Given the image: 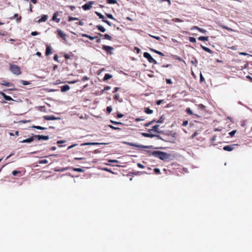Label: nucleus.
I'll return each mask as SVG.
<instances>
[{"instance_id":"nucleus-1","label":"nucleus","mask_w":252,"mask_h":252,"mask_svg":"<svg viewBox=\"0 0 252 252\" xmlns=\"http://www.w3.org/2000/svg\"><path fill=\"white\" fill-rule=\"evenodd\" d=\"M159 125L158 124L153 126L151 129H148L149 133L143 132V136L147 137H153L155 136L154 133H159Z\"/></svg>"},{"instance_id":"nucleus-2","label":"nucleus","mask_w":252,"mask_h":252,"mask_svg":"<svg viewBox=\"0 0 252 252\" xmlns=\"http://www.w3.org/2000/svg\"><path fill=\"white\" fill-rule=\"evenodd\" d=\"M152 154L153 156L162 160L167 159L168 158L167 153L161 151H157L156 152H153Z\"/></svg>"},{"instance_id":"nucleus-3","label":"nucleus","mask_w":252,"mask_h":252,"mask_svg":"<svg viewBox=\"0 0 252 252\" xmlns=\"http://www.w3.org/2000/svg\"><path fill=\"white\" fill-rule=\"evenodd\" d=\"M9 70L11 72L16 75H19L21 74V68L17 65L10 63Z\"/></svg>"},{"instance_id":"nucleus-4","label":"nucleus","mask_w":252,"mask_h":252,"mask_svg":"<svg viewBox=\"0 0 252 252\" xmlns=\"http://www.w3.org/2000/svg\"><path fill=\"white\" fill-rule=\"evenodd\" d=\"M143 56L147 59L149 63L155 64H157V61L151 56V55L148 52H144Z\"/></svg>"},{"instance_id":"nucleus-5","label":"nucleus","mask_w":252,"mask_h":252,"mask_svg":"<svg viewBox=\"0 0 252 252\" xmlns=\"http://www.w3.org/2000/svg\"><path fill=\"white\" fill-rule=\"evenodd\" d=\"M94 1H90L89 2L85 3L84 5H83L82 6V8L84 10H90V9L92 8V5L94 4Z\"/></svg>"},{"instance_id":"nucleus-6","label":"nucleus","mask_w":252,"mask_h":252,"mask_svg":"<svg viewBox=\"0 0 252 252\" xmlns=\"http://www.w3.org/2000/svg\"><path fill=\"white\" fill-rule=\"evenodd\" d=\"M102 49L109 53L110 55L113 54V50L114 48L112 47L107 46V45H103L102 47Z\"/></svg>"},{"instance_id":"nucleus-7","label":"nucleus","mask_w":252,"mask_h":252,"mask_svg":"<svg viewBox=\"0 0 252 252\" xmlns=\"http://www.w3.org/2000/svg\"><path fill=\"white\" fill-rule=\"evenodd\" d=\"M34 138H36L38 140H48L49 137V136H45V135H33Z\"/></svg>"},{"instance_id":"nucleus-8","label":"nucleus","mask_w":252,"mask_h":252,"mask_svg":"<svg viewBox=\"0 0 252 252\" xmlns=\"http://www.w3.org/2000/svg\"><path fill=\"white\" fill-rule=\"evenodd\" d=\"M237 145V144H232L230 145H227V146L223 147V150L226 151H231L234 149V147Z\"/></svg>"},{"instance_id":"nucleus-9","label":"nucleus","mask_w":252,"mask_h":252,"mask_svg":"<svg viewBox=\"0 0 252 252\" xmlns=\"http://www.w3.org/2000/svg\"><path fill=\"white\" fill-rule=\"evenodd\" d=\"M157 151L154 150H143V154L146 155V156H153L152 153L153 152H156Z\"/></svg>"},{"instance_id":"nucleus-10","label":"nucleus","mask_w":252,"mask_h":252,"mask_svg":"<svg viewBox=\"0 0 252 252\" xmlns=\"http://www.w3.org/2000/svg\"><path fill=\"white\" fill-rule=\"evenodd\" d=\"M101 144H106V143H98V142H88L84 143L81 144V146H86V145H97Z\"/></svg>"},{"instance_id":"nucleus-11","label":"nucleus","mask_w":252,"mask_h":252,"mask_svg":"<svg viewBox=\"0 0 252 252\" xmlns=\"http://www.w3.org/2000/svg\"><path fill=\"white\" fill-rule=\"evenodd\" d=\"M57 32L58 35L60 37L62 38L63 39H65L66 36V34L65 33H64L62 30L60 29H58Z\"/></svg>"},{"instance_id":"nucleus-12","label":"nucleus","mask_w":252,"mask_h":252,"mask_svg":"<svg viewBox=\"0 0 252 252\" xmlns=\"http://www.w3.org/2000/svg\"><path fill=\"white\" fill-rule=\"evenodd\" d=\"M59 13L58 11L55 12L54 13L52 17V20L56 22L57 23H59L60 22V19L57 18V16L59 15Z\"/></svg>"},{"instance_id":"nucleus-13","label":"nucleus","mask_w":252,"mask_h":252,"mask_svg":"<svg viewBox=\"0 0 252 252\" xmlns=\"http://www.w3.org/2000/svg\"><path fill=\"white\" fill-rule=\"evenodd\" d=\"M0 94L3 96L4 99L7 101L13 100V99L9 96L7 95L5 93L0 92Z\"/></svg>"},{"instance_id":"nucleus-14","label":"nucleus","mask_w":252,"mask_h":252,"mask_svg":"<svg viewBox=\"0 0 252 252\" xmlns=\"http://www.w3.org/2000/svg\"><path fill=\"white\" fill-rule=\"evenodd\" d=\"M0 84L1 85H3V86H6V87H10V86L14 87V85L13 83H10V82L6 81L5 80L2 81L0 83Z\"/></svg>"},{"instance_id":"nucleus-15","label":"nucleus","mask_w":252,"mask_h":252,"mask_svg":"<svg viewBox=\"0 0 252 252\" xmlns=\"http://www.w3.org/2000/svg\"><path fill=\"white\" fill-rule=\"evenodd\" d=\"M98 35L100 36H103L104 39H107L108 40H112V37L108 34H102L100 33H98Z\"/></svg>"},{"instance_id":"nucleus-16","label":"nucleus","mask_w":252,"mask_h":252,"mask_svg":"<svg viewBox=\"0 0 252 252\" xmlns=\"http://www.w3.org/2000/svg\"><path fill=\"white\" fill-rule=\"evenodd\" d=\"M34 140V137L33 135L31 137H29L27 139H24L21 141H20L21 143H31Z\"/></svg>"},{"instance_id":"nucleus-17","label":"nucleus","mask_w":252,"mask_h":252,"mask_svg":"<svg viewBox=\"0 0 252 252\" xmlns=\"http://www.w3.org/2000/svg\"><path fill=\"white\" fill-rule=\"evenodd\" d=\"M43 118L46 120H55L58 119L54 116H44Z\"/></svg>"},{"instance_id":"nucleus-18","label":"nucleus","mask_w":252,"mask_h":252,"mask_svg":"<svg viewBox=\"0 0 252 252\" xmlns=\"http://www.w3.org/2000/svg\"><path fill=\"white\" fill-rule=\"evenodd\" d=\"M48 19V16L43 15L40 19L38 20V23L45 22Z\"/></svg>"},{"instance_id":"nucleus-19","label":"nucleus","mask_w":252,"mask_h":252,"mask_svg":"<svg viewBox=\"0 0 252 252\" xmlns=\"http://www.w3.org/2000/svg\"><path fill=\"white\" fill-rule=\"evenodd\" d=\"M69 89H70V87L67 85H64V86L61 87V91L62 92H65L69 90Z\"/></svg>"},{"instance_id":"nucleus-20","label":"nucleus","mask_w":252,"mask_h":252,"mask_svg":"<svg viewBox=\"0 0 252 252\" xmlns=\"http://www.w3.org/2000/svg\"><path fill=\"white\" fill-rule=\"evenodd\" d=\"M82 36L83 37H87V38H88L89 39H90L91 40H94V39L97 38V36H91L90 35H88V34H83Z\"/></svg>"},{"instance_id":"nucleus-21","label":"nucleus","mask_w":252,"mask_h":252,"mask_svg":"<svg viewBox=\"0 0 252 252\" xmlns=\"http://www.w3.org/2000/svg\"><path fill=\"white\" fill-rule=\"evenodd\" d=\"M51 52H52L51 48L48 45H47L46 52H45L46 55L48 56L49 55H50L51 53Z\"/></svg>"},{"instance_id":"nucleus-22","label":"nucleus","mask_w":252,"mask_h":252,"mask_svg":"<svg viewBox=\"0 0 252 252\" xmlns=\"http://www.w3.org/2000/svg\"><path fill=\"white\" fill-rule=\"evenodd\" d=\"M96 28L100 32H105V29L102 26L98 25L96 26Z\"/></svg>"},{"instance_id":"nucleus-23","label":"nucleus","mask_w":252,"mask_h":252,"mask_svg":"<svg viewBox=\"0 0 252 252\" xmlns=\"http://www.w3.org/2000/svg\"><path fill=\"white\" fill-rule=\"evenodd\" d=\"M165 120V117L164 115H162L160 118L156 122L158 124H161L164 122Z\"/></svg>"},{"instance_id":"nucleus-24","label":"nucleus","mask_w":252,"mask_h":252,"mask_svg":"<svg viewBox=\"0 0 252 252\" xmlns=\"http://www.w3.org/2000/svg\"><path fill=\"white\" fill-rule=\"evenodd\" d=\"M144 112L147 114H151L153 112V111L148 107H145L144 108Z\"/></svg>"},{"instance_id":"nucleus-25","label":"nucleus","mask_w":252,"mask_h":252,"mask_svg":"<svg viewBox=\"0 0 252 252\" xmlns=\"http://www.w3.org/2000/svg\"><path fill=\"white\" fill-rule=\"evenodd\" d=\"M172 58L176 60H178L180 62H184V60L179 56H178L177 55H172Z\"/></svg>"},{"instance_id":"nucleus-26","label":"nucleus","mask_w":252,"mask_h":252,"mask_svg":"<svg viewBox=\"0 0 252 252\" xmlns=\"http://www.w3.org/2000/svg\"><path fill=\"white\" fill-rule=\"evenodd\" d=\"M112 77V76L111 74H109V73H106V74H105V75H104V78H103V80H104V81H105V80H108V79H110V78H111Z\"/></svg>"},{"instance_id":"nucleus-27","label":"nucleus","mask_w":252,"mask_h":252,"mask_svg":"<svg viewBox=\"0 0 252 252\" xmlns=\"http://www.w3.org/2000/svg\"><path fill=\"white\" fill-rule=\"evenodd\" d=\"M201 48H202V49L204 51H205L209 53H210V54L212 53V51L211 49H210L209 48L206 47L205 46H203L202 45H201Z\"/></svg>"},{"instance_id":"nucleus-28","label":"nucleus","mask_w":252,"mask_h":252,"mask_svg":"<svg viewBox=\"0 0 252 252\" xmlns=\"http://www.w3.org/2000/svg\"><path fill=\"white\" fill-rule=\"evenodd\" d=\"M198 39L200 41H208V36H200L198 38Z\"/></svg>"},{"instance_id":"nucleus-29","label":"nucleus","mask_w":252,"mask_h":252,"mask_svg":"<svg viewBox=\"0 0 252 252\" xmlns=\"http://www.w3.org/2000/svg\"><path fill=\"white\" fill-rule=\"evenodd\" d=\"M106 16L108 18H110L111 19H112V20H113L114 21H115L116 22H118L116 18H115L112 14H106Z\"/></svg>"},{"instance_id":"nucleus-30","label":"nucleus","mask_w":252,"mask_h":252,"mask_svg":"<svg viewBox=\"0 0 252 252\" xmlns=\"http://www.w3.org/2000/svg\"><path fill=\"white\" fill-rule=\"evenodd\" d=\"M13 18H11V19H13L14 18H17V22H20L21 21V16H19V15H18V14H15Z\"/></svg>"},{"instance_id":"nucleus-31","label":"nucleus","mask_w":252,"mask_h":252,"mask_svg":"<svg viewBox=\"0 0 252 252\" xmlns=\"http://www.w3.org/2000/svg\"><path fill=\"white\" fill-rule=\"evenodd\" d=\"M95 13L96 14V15L97 16H98V17H99V18L100 19H102V20H104V16L102 14H101L100 13L98 12H97V11L95 12Z\"/></svg>"},{"instance_id":"nucleus-32","label":"nucleus","mask_w":252,"mask_h":252,"mask_svg":"<svg viewBox=\"0 0 252 252\" xmlns=\"http://www.w3.org/2000/svg\"><path fill=\"white\" fill-rule=\"evenodd\" d=\"M32 127L35 128L37 129H39V130H44V129H47V128H46V127L40 126H33Z\"/></svg>"},{"instance_id":"nucleus-33","label":"nucleus","mask_w":252,"mask_h":252,"mask_svg":"<svg viewBox=\"0 0 252 252\" xmlns=\"http://www.w3.org/2000/svg\"><path fill=\"white\" fill-rule=\"evenodd\" d=\"M48 162V160L47 159H42V160H40L39 161H38V163L39 164H46Z\"/></svg>"},{"instance_id":"nucleus-34","label":"nucleus","mask_w":252,"mask_h":252,"mask_svg":"<svg viewBox=\"0 0 252 252\" xmlns=\"http://www.w3.org/2000/svg\"><path fill=\"white\" fill-rule=\"evenodd\" d=\"M106 1L109 4H115L117 3L116 0H106Z\"/></svg>"},{"instance_id":"nucleus-35","label":"nucleus","mask_w":252,"mask_h":252,"mask_svg":"<svg viewBox=\"0 0 252 252\" xmlns=\"http://www.w3.org/2000/svg\"><path fill=\"white\" fill-rule=\"evenodd\" d=\"M152 51H154L155 53L161 56H164V54L162 52H161L160 51H158L156 50H154V49H152Z\"/></svg>"},{"instance_id":"nucleus-36","label":"nucleus","mask_w":252,"mask_h":252,"mask_svg":"<svg viewBox=\"0 0 252 252\" xmlns=\"http://www.w3.org/2000/svg\"><path fill=\"white\" fill-rule=\"evenodd\" d=\"M79 20V19L78 18H75V17H73L71 16H69L68 17V21L69 22L74 21V20Z\"/></svg>"},{"instance_id":"nucleus-37","label":"nucleus","mask_w":252,"mask_h":252,"mask_svg":"<svg viewBox=\"0 0 252 252\" xmlns=\"http://www.w3.org/2000/svg\"><path fill=\"white\" fill-rule=\"evenodd\" d=\"M71 57H73V55H72L70 56V55H68L67 54H65L64 55V57L66 60L70 59L71 58Z\"/></svg>"},{"instance_id":"nucleus-38","label":"nucleus","mask_w":252,"mask_h":252,"mask_svg":"<svg viewBox=\"0 0 252 252\" xmlns=\"http://www.w3.org/2000/svg\"><path fill=\"white\" fill-rule=\"evenodd\" d=\"M21 172L20 171H16V170H14L12 172L13 176H16L18 174H21Z\"/></svg>"},{"instance_id":"nucleus-39","label":"nucleus","mask_w":252,"mask_h":252,"mask_svg":"<svg viewBox=\"0 0 252 252\" xmlns=\"http://www.w3.org/2000/svg\"><path fill=\"white\" fill-rule=\"evenodd\" d=\"M189 41L192 43H195L196 42V39L195 38L193 37H189Z\"/></svg>"},{"instance_id":"nucleus-40","label":"nucleus","mask_w":252,"mask_h":252,"mask_svg":"<svg viewBox=\"0 0 252 252\" xmlns=\"http://www.w3.org/2000/svg\"><path fill=\"white\" fill-rule=\"evenodd\" d=\"M73 170L74 171H77V172H80L83 171V170L80 168H73Z\"/></svg>"},{"instance_id":"nucleus-41","label":"nucleus","mask_w":252,"mask_h":252,"mask_svg":"<svg viewBox=\"0 0 252 252\" xmlns=\"http://www.w3.org/2000/svg\"><path fill=\"white\" fill-rule=\"evenodd\" d=\"M186 112H187V113L188 114H189V115H192L193 114V113H192L191 110L189 108H188L186 109Z\"/></svg>"},{"instance_id":"nucleus-42","label":"nucleus","mask_w":252,"mask_h":252,"mask_svg":"<svg viewBox=\"0 0 252 252\" xmlns=\"http://www.w3.org/2000/svg\"><path fill=\"white\" fill-rule=\"evenodd\" d=\"M120 95L119 94H116L114 96V99L116 100H119L120 102H121V100H119Z\"/></svg>"},{"instance_id":"nucleus-43","label":"nucleus","mask_w":252,"mask_h":252,"mask_svg":"<svg viewBox=\"0 0 252 252\" xmlns=\"http://www.w3.org/2000/svg\"><path fill=\"white\" fill-rule=\"evenodd\" d=\"M21 83L24 85H28L30 84L28 81L24 80L21 81Z\"/></svg>"},{"instance_id":"nucleus-44","label":"nucleus","mask_w":252,"mask_h":252,"mask_svg":"<svg viewBox=\"0 0 252 252\" xmlns=\"http://www.w3.org/2000/svg\"><path fill=\"white\" fill-rule=\"evenodd\" d=\"M102 21L103 22L106 23L109 26H112V23L111 22H110L109 21H108V20H103Z\"/></svg>"},{"instance_id":"nucleus-45","label":"nucleus","mask_w":252,"mask_h":252,"mask_svg":"<svg viewBox=\"0 0 252 252\" xmlns=\"http://www.w3.org/2000/svg\"><path fill=\"white\" fill-rule=\"evenodd\" d=\"M200 81L201 83L205 81V79L201 73L200 75Z\"/></svg>"},{"instance_id":"nucleus-46","label":"nucleus","mask_w":252,"mask_h":252,"mask_svg":"<svg viewBox=\"0 0 252 252\" xmlns=\"http://www.w3.org/2000/svg\"><path fill=\"white\" fill-rule=\"evenodd\" d=\"M236 130H232L231 131V132H230L229 133V134L231 136H233L234 135V134L236 133Z\"/></svg>"},{"instance_id":"nucleus-47","label":"nucleus","mask_w":252,"mask_h":252,"mask_svg":"<svg viewBox=\"0 0 252 252\" xmlns=\"http://www.w3.org/2000/svg\"><path fill=\"white\" fill-rule=\"evenodd\" d=\"M198 31H199L200 32H201V33H205L207 32V31L206 30L201 29L200 28H199V29H198Z\"/></svg>"},{"instance_id":"nucleus-48","label":"nucleus","mask_w":252,"mask_h":252,"mask_svg":"<svg viewBox=\"0 0 252 252\" xmlns=\"http://www.w3.org/2000/svg\"><path fill=\"white\" fill-rule=\"evenodd\" d=\"M133 51L134 52H136L137 53H139L140 51V49L136 47H135Z\"/></svg>"},{"instance_id":"nucleus-49","label":"nucleus","mask_w":252,"mask_h":252,"mask_svg":"<svg viewBox=\"0 0 252 252\" xmlns=\"http://www.w3.org/2000/svg\"><path fill=\"white\" fill-rule=\"evenodd\" d=\"M155 122V121H152L150 122V123H147V124H144V126H146V127H148L149 125H150L151 124H153Z\"/></svg>"},{"instance_id":"nucleus-50","label":"nucleus","mask_w":252,"mask_h":252,"mask_svg":"<svg viewBox=\"0 0 252 252\" xmlns=\"http://www.w3.org/2000/svg\"><path fill=\"white\" fill-rule=\"evenodd\" d=\"M228 48L230 49L233 50H236L237 49V46H233L231 47H228Z\"/></svg>"},{"instance_id":"nucleus-51","label":"nucleus","mask_w":252,"mask_h":252,"mask_svg":"<svg viewBox=\"0 0 252 252\" xmlns=\"http://www.w3.org/2000/svg\"><path fill=\"white\" fill-rule=\"evenodd\" d=\"M109 126L111 128H112V129H115V130H117V129H120V128L114 126H112V125H109Z\"/></svg>"},{"instance_id":"nucleus-52","label":"nucleus","mask_w":252,"mask_h":252,"mask_svg":"<svg viewBox=\"0 0 252 252\" xmlns=\"http://www.w3.org/2000/svg\"><path fill=\"white\" fill-rule=\"evenodd\" d=\"M166 82L167 83V84H172L173 83L172 80L170 79H166Z\"/></svg>"},{"instance_id":"nucleus-53","label":"nucleus","mask_w":252,"mask_h":252,"mask_svg":"<svg viewBox=\"0 0 252 252\" xmlns=\"http://www.w3.org/2000/svg\"><path fill=\"white\" fill-rule=\"evenodd\" d=\"M106 110H107V111L109 113H110L112 111V109L111 106H108V107H107Z\"/></svg>"},{"instance_id":"nucleus-54","label":"nucleus","mask_w":252,"mask_h":252,"mask_svg":"<svg viewBox=\"0 0 252 252\" xmlns=\"http://www.w3.org/2000/svg\"><path fill=\"white\" fill-rule=\"evenodd\" d=\"M197 135H198V132L196 131L194 132V133L191 136V138H192V139L194 138Z\"/></svg>"},{"instance_id":"nucleus-55","label":"nucleus","mask_w":252,"mask_h":252,"mask_svg":"<svg viewBox=\"0 0 252 252\" xmlns=\"http://www.w3.org/2000/svg\"><path fill=\"white\" fill-rule=\"evenodd\" d=\"M110 122L114 124H117V125H123L122 123H120V122H115V121H112L111 120Z\"/></svg>"},{"instance_id":"nucleus-56","label":"nucleus","mask_w":252,"mask_h":252,"mask_svg":"<svg viewBox=\"0 0 252 252\" xmlns=\"http://www.w3.org/2000/svg\"><path fill=\"white\" fill-rule=\"evenodd\" d=\"M110 89H111V87L110 86H106V87H105L104 88V89L102 91L103 92L106 91L110 90Z\"/></svg>"},{"instance_id":"nucleus-57","label":"nucleus","mask_w":252,"mask_h":252,"mask_svg":"<svg viewBox=\"0 0 252 252\" xmlns=\"http://www.w3.org/2000/svg\"><path fill=\"white\" fill-rule=\"evenodd\" d=\"M188 124V121H185L183 122V124H182V126H187Z\"/></svg>"},{"instance_id":"nucleus-58","label":"nucleus","mask_w":252,"mask_h":252,"mask_svg":"<svg viewBox=\"0 0 252 252\" xmlns=\"http://www.w3.org/2000/svg\"><path fill=\"white\" fill-rule=\"evenodd\" d=\"M54 59L55 61H57L58 62H59V60H58V56L57 54L54 55Z\"/></svg>"},{"instance_id":"nucleus-59","label":"nucleus","mask_w":252,"mask_h":252,"mask_svg":"<svg viewBox=\"0 0 252 252\" xmlns=\"http://www.w3.org/2000/svg\"><path fill=\"white\" fill-rule=\"evenodd\" d=\"M222 28L223 29H226V30H228V31H232V30L231 29H230V28H228V27H226V26H222Z\"/></svg>"},{"instance_id":"nucleus-60","label":"nucleus","mask_w":252,"mask_h":252,"mask_svg":"<svg viewBox=\"0 0 252 252\" xmlns=\"http://www.w3.org/2000/svg\"><path fill=\"white\" fill-rule=\"evenodd\" d=\"M154 171H155V173H156L157 174H158V173H160V170L158 168H155L154 169Z\"/></svg>"},{"instance_id":"nucleus-61","label":"nucleus","mask_w":252,"mask_h":252,"mask_svg":"<svg viewBox=\"0 0 252 252\" xmlns=\"http://www.w3.org/2000/svg\"><path fill=\"white\" fill-rule=\"evenodd\" d=\"M37 34H38V32H31V35L32 36H35Z\"/></svg>"},{"instance_id":"nucleus-62","label":"nucleus","mask_w":252,"mask_h":252,"mask_svg":"<svg viewBox=\"0 0 252 252\" xmlns=\"http://www.w3.org/2000/svg\"><path fill=\"white\" fill-rule=\"evenodd\" d=\"M78 81V80H73V81H68V83H69V84H74V83L77 82Z\"/></svg>"},{"instance_id":"nucleus-63","label":"nucleus","mask_w":252,"mask_h":252,"mask_svg":"<svg viewBox=\"0 0 252 252\" xmlns=\"http://www.w3.org/2000/svg\"><path fill=\"white\" fill-rule=\"evenodd\" d=\"M89 80V78L86 76L83 77V78L82 79V81H86V80Z\"/></svg>"},{"instance_id":"nucleus-64","label":"nucleus","mask_w":252,"mask_h":252,"mask_svg":"<svg viewBox=\"0 0 252 252\" xmlns=\"http://www.w3.org/2000/svg\"><path fill=\"white\" fill-rule=\"evenodd\" d=\"M76 24L79 26H83L84 23L82 21H79V22L76 23Z\"/></svg>"}]
</instances>
